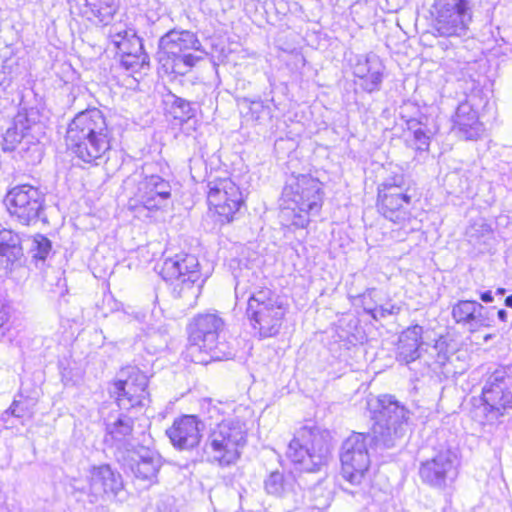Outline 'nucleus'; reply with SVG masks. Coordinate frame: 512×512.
<instances>
[{"label": "nucleus", "mask_w": 512, "mask_h": 512, "mask_svg": "<svg viewBox=\"0 0 512 512\" xmlns=\"http://www.w3.org/2000/svg\"><path fill=\"white\" fill-rule=\"evenodd\" d=\"M286 308L279 296L270 290H260L249 296L247 315L260 337L267 338L278 334Z\"/></svg>", "instance_id": "nucleus-10"}, {"label": "nucleus", "mask_w": 512, "mask_h": 512, "mask_svg": "<svg viewBox=\"0 0 512 512\" xmlns=\"http://www.w3.org/2000/svg\"><path fill=\"white\" fill-rule=\"evenodd\" d=\"M282 200V217L297 228H305L322 207V183L310 175L292 176L283 189Z\"/></svg>", "instance_id": "nucleus-2"}, {"label": "nucleus", "mask_w": 512, "mask_h": 512, "mask_svg": "<svg viewBox=\"0 0 512 512\" xmlns=\"http://www.w3.org/2000/svg\"><path fill=\"white\" fill-rule=\"evenodd\" d=\"M168 113L180 123L186 122L195 115V109L185 99L173 96Z\"/></svg>", "instance_id": "nucleus-35"}, {"label": "nucleus", "mask_w": 512, "mask_h": 512, "mask_svg": "<svg viewBox=\"0 0 512 512\" xmlns=\"http://www.w3.org/2000/svg\"><path fill=\"white\" fill-rule=\"evenodd\" d=\"M172 445L179 450H190L196 447L201 439L200 422L196 416L184 415L174 420L166 430Z\"/></svg>", "instance_id": "nucleus-18"}, {"label": "nucleus", "mask_w": 512, "mask_h": 512, "mask_svg": "<svg viewBox=\"0 0 512 512\" xmlns=\"http://www.w3.org/2000/svg\"><path fill=\"white\" fill-rule=\"evenodd\" d=\"M161 275L170 281L174 296L184 299L188 305H193L201 293V274L196 256L177 254L165 259Z\"/></svg>", "instance_id": "nucleus-7"}, {"label": "nucleus", "mask_w": 512, "mask_h": 512, "mask_svg": "<svg viewBox=\"0 0 512 512\" xmlns=\"http://www.w3.org/2000/svg\"><path fill=\"white\" fill-rule=\"evenodd\" d=\"M458 464L457 455L452 450H442L421 463L419 476L430 487L444 490L456 479Z\"/></svg>", "instance_id": "nucleus-17"}, {"label": "nucleus", "mask_w": 512, "mask_h": 512, "mask_svg": "<svg viewBox=\"0 0 512 512\" xmlns=\"http://www.w3.org/2000/svg\"><path fill=\"white\" fill-rule=\"evenodd\" d=\"M6 412L10 413L11 415L17 418H21L24 416V412L22 409L19 408V404L17 401H14Z\"/></svg>", "instance_id": "nucleus-43"}, {"label": "nucleus", "mask_w": 512, "mask_h": 512, "mask_svg": "<svg viewBox=\"0 0 512 512\" xmlns=\"http://www.w3.org/2000/svg\"><path fill=\"white\" fill-rule=\"evenodd\" d=\"M239 295H240V285H239V283H237L236 287H235V296H236L237 301H239V299H240Z\"/></svg>", "instance_id": "nucleus-49"}, {"label": "nucleus", "mask_w": 512, "mask_h": 512, "mask_svg": "<svg viewBox=\"0 0 512 512\" xmlns=\"http://www.w3.org/2000/svg\"><path fill=\"white\" fill-rule=\"evenodd\" d=\"M89 490L94 495L107 494L117 496L124 488L122 476L109 465L92 467L89 472Z\"/></svg>", "instance_id": "nucleus-21"}, {"label": "nucleus", "mask_w": 512, "mask_h": 512, "mask_svg": "<svg viewBox=\"0 0 512 512\" xmlns=\"http://www.w3.org/2000/svg\"><path fill=\"white\" fill-rule=\"evenodd\" d=\"M501 41L503 42L504 45H506V47L504 48L502 53L503 54L512 53V41H510L509 39H505L504 37L501 38Z\"/></svg>", "instance_id": "nucleus-45"}, {"label": "nucleus", "mask_w": 512, "mask_h": 512, "mask_svg": "<svg viewBox=\"0 0 512 512\" xmlns=\"http://www.w3.org/2000/svg\"><path fill=\"white\" fill-rule=\"evenodd\" d=\"M5 202L10 215L23 225L36 223L44 214V193L28 184L10 189Z\"/></svg>", "instance_id": "nucleus-14"}, {"label": "nucleus", "mask_w": 512, "mask_h": 512, "mask_svg": "<svg viewBox=\"0 0 512 512\" xmlns=\"http://www.w3.org/2000/svg\"><path fill=\"white\" fill-rule=\"evenodd\" d=\"M407 128L413 134L412 145L415 150L419 152L428 151L434 132L426 124L415 118L407 120Z\"/></svg>", "instance_id": "nucleus-30"}, {"label": "nucleus", "mask_w": 512, "mask_h": 512, "mask_svg": "<svg viewBox=\"0 0 512 512\" xmlns=\"http://www.w3.org/2000/svg\"><path fill=\"white\" fill-rule=\"evenodd\" d=\"M239 109L242 114L250 117L253 121H262L271 117V108L265 105L262 100L242 99L239 102Z\"/></svg>", "instance_id": "nucleus-32"}, {"label": "nucleus", "mask_w": 512, "mask_h": 512, "mask_svg": "<svg viewBox=\"0 0 512 512\" xmlns=\"http://www.w3.org/2000/svg\"><path fill=\"white\" fill-rule=\"evenodd\" d=\"M296 482L291 474L284 475L278 471L272 472L265 480L267 493L284 497L295 493Z\"/></svg>", "instance_id": "nucleus-28"}, {"label": "nucleus", "mask_w": 512, "mask_h": 512, "mask_svg": "<svg viewBox=\"0 0 512 512\" xmlns=\"http://www.w3.org/2000/svg\"><path fill=\"white\" fill-rule=\"evenodd\" d=\"M130 33H136L134 29L128 28L126 24L116 23L113 24L108 31V37L114 44L116 49H126V42L130 38Z\"/></svg>", "instance_id": "nucleus-37"}, {"label": "nucleus", "mask_w": 512, "mask_h": 512, "mask_svg": "<svg viewBox=\"0 0 512 512\" xmlns=\"http://www.w3.org/2000/svg\"><path fill=\"white\" fill-rule=\"evenodd\" d=\"M203 455L208 462L221 465L224 458V429L222 421L211 430L203 447Z\"/></svg>", "instance_id": "nucleus-27"}, {"label": "nucleus", "mask_w": 512, "mask_h": 512, "mask_svg": "<svg viewBox=\"0 0 512 512\" xmlns=\"http://www.w3.org/2000/svg\"><path fill=\"white\" fill-rule=\"evenodd\" d=\"M401 310V307L392 302H386L380 306H376L372 309H366L367 313L372 316L375 320L385 318L391 315H397Z\"/></svg>", "instance_id": "nucleus-40"}, {"label": "nucleus", "mask_w": 512, "mask_h": 512, "mask_svg": "<svg viewBox=\"0 0 512 512\" xmlns=\"http://www.w3.org/2000/svg\"><path fill=\"white\" fill-rule=\"evenodd\" d=\"M497 293L500 294V295H503L505 293V289L504 288H499V289H497Z\"/></svg>", "instance_id": "nucleus-50"}, {"label": "nucleus", "mask_w": 512, "mask_h": 512, "mask_svg": "<svg viewBox=\"0 0 512 512\" xmlns=\"http://www.w3.org/2000/svg\"><path fill=\"white\" fill-rule=\"evenodd\" d=\"M52 250L51 241L44 235L37 234L32 240L30 252L36 261L44 262Z\"/></svg>", "instance_id": "nucleus-38"}, {"label": "nucleus", "mask_w": 512, "mask_h": 512, "mask_svg": "<svg viewBox=\"0 0 512 512\" xmlns=\"http://www.w3.org/2000/svg\"><path fill=\"white\" fill-rule=\"evenodd\" d=\"M23 249L20 237L11 231L4 230L0 234V263H5V268L12 271L21 265Z\"/></svg>", "instance_id": "nucleus-26"}, {"label": "nucleus", "mask_w": 512, "mask_h": 512, "mask_svg": "<svg viewBox=\"0 0 512 512\" xmlns=\"http://www.w3.org/2000/svg\"><path fill=\"white\" fill-rule=\"evenodd\" d=\"M487 104L481 90H473L462 101L453 116V131L464 140H476L484 131L478 110Z\"/></svg>", "instance_id": "nucleus-16"}, {"label": "nucleus", "mask_w": 512, "mask_h": 512, "mask_svg": "<svg viewBox=\"0 0 512 512\" xmlns=\"http://www.w3.org/2000/svg\"><path fill=\"white\" fill-rule=\"evenodd\" d=\"M84 2L81 14L87 18V20L101 25H107L112 20L115 13L113 7L109 5L98 6L89 3L87 0H84Z\"/></svg>", "instance_id": "nucleus-31"}, {"label": "nucleus", "mask_w": 512, "mask_h": 512, "mask_svg": "<svg viewBox=\"0 0 512 512\" xmlns=\"http://www.w3.org/2000/svg\"><path fill=\"white\" fill-rule=\"evenodd\" d=\"M170 197V183L158 175L147 176L139 183L138 198L148 210L162 208Z\"/></svg>", "instance_id": "nucleus-20"}, {"label": "nucleus", "mask_w": 512, "mask_h": 512, "mask_svg": "<svg viewBox=\"0 0 512 512\" xmlns=\"http://www.w3.org/2000/svg\"><path fill=\"white\" fill-rule=\"evenodd\" d=\"M480 299L485 303H491L494 298L491 291H485L480 294Z\"/></svg>", "instance_id": "nucleus-44"}, {"label": "nucleus", "mask_w": 512, "mask_h": 512, "mask_svg": "<svg viewBox=\"0 0 512 512\" xmlns=\"http://www.w3.org/2000/svg\"><path fill=\"white\" fill-rule=\"evenodd\" d=\"M113 139L112 129L98 108H90L75 115L66 131V144L80 160L99 165L107 159Z\"/></svg>", "instance_id": "nucleus-1"}, {"label": "nucleus", "mask_w": 512, "mask_h": 512, "mask_svg": "<svg viewBox=\"0 0 512 512\" xmlns=\"http://www.w3.org/2000/svg\"><path fill=\"white\" fill-rule=\"evenodd\" d=\"M126 49H120L118 52L121 55H127V53H145L143 49V43L140 37L136 33H130L129 40L125 43Z\"/></svg>", "instance_id": "nucleus-41"}, {"label": "nucleus", "mask_w": 512, "mask_h": 512, "mask_svg": "<svg viewBox=\"0 0 512 512\" xmlns=\"http://www.w3.org/2000/svg\"><path fill=\"white\" fill-rule=\"evenodd\" d=\"M115 457L123 469L129 470L143 488H149L158 482V473L163 464L158 452L137 446L115 452Z\"/></svg>", "instance_id": "nucleus-13"}, {"label": "nucleus", "mask_w": 512, "mask_h": 512, "mask_svg": "<svg viewBox=\"0 0 512 512\" xmlns=\"http://www.w3.org/2000/svg\"><path fill=\"white\" fill-rule=\"evenodd\" d=\"M423 328L414 325L403 331L399 337L396 358L399 362L409 364L420 358Z\"/></svg>", "instance_id": "nucleus-22"}, {"label": "nucleus", "mask_w": 512, "mask_h": 512, "mask_svg": "<svg viewBox=\"0 0 512 512\" xmlns=\"http://www.w3.org/2000/svg\"><path fill=\"white\" fill-rule=\"evenodd\" d=\"M121 66L131 73H137L149 68V56L147 53H127L121 55Z\"/></svg>", "instance_id": "nucleus-36"}, {"label": "nucleus", "mask_w": 512, "mask_h": 512, "mask_svg": "<svg viewBox=\"0 0 512 512\" xmlns=\"http://www.w3.org/2000/svg\"><path fill=\"white\" fill-rule=\"evenodd\" d=\"M35 126L36 123L31 121L28 114L18 113L14 118L12 126L7 128L3 135L2 150L5 152L14 151L21 144L22 140L29 136L30 131Z\"/></svg>", "instance_id": "nucleus-25"}, {"label": "nucleus", "mask_w": 512, "mask_h": 512, "mask_svg": "<svg viewBox=\"0 0 512 512\" xmlns=\"http://www.w3.org/2000/svg\"><path fill=\"white\" fill-rule=\"evenodd\" d=\"M9 307L4 299L0 298V327H2L8 319Z\"/></svg>", "instance_id": "nucleus-42"}, {"label": "nucleus", "mask_w": 512, "mask_h": 512, "mask_svg": "<svg viewBox=\"0 0 512 512\" xmlns=\"http://www.w3.org/2000/svg\"><path fill=\"white\" fill-rule=\"evenodd\" d=\"M374 442V435L356 433L351 434L342 443L341 477L345 484L342 489L354 495L358 493L366 479L370 466L369 448Z\"/></svg>", "instance_id": "nucleus-4"}, {"label": "nucleus", "mask_w": 512, "mask_h": 512, "mask_svg": "<svg viewBox=\"0 0 512 512\" xmlns=\"http://www.w3.org/2000/svg\"><path fill=\"white\" fill-rule=\"evenodd\" d=\"M330 437L327 431L317 427H302L290 441L287 457L307 472L318 470L326 464L330 455Z\"/></svg>", "instance_id": "nucleus-6"}, {"label": "nucleus", "mask_w": 512, "mask_h": 512, "mask_svg": "<svg viewBox=\"0 0 512 512\" xmlns=\"http://www.w3.org/2000/svg\"><path fill=\"white\" fill-rule=\"evenodd\" d=\"M497 316L499 318L500 321L502 322H506L507 321V318H508V313L506 310L504 309H500L498 312H497Z\"/></svg>", "instance_id": "nucleus-46"}, {"label": "nucleus", "mask_w": 512, "mask_h": 512, "mask_svg": "<svg viewBox=\"0 0 512 512\" xmlns=\"http://www.w3.org/2000/svg\"><path fill=\"white\" fill-rule=\"evenodd\" d=\"M223 324L222 319L213 313L199 314L189 325L188 353L195 363L208 364L220 361L218 350V333Z\"/></svg>", "instance_id": "nucleus-8"}, {"label": "nucleus", "mask_w": 512, "mask_h": 512, "mask_svg": "<svg viewBox=\"0 0 512 512\" xmlns=\"http://www.w3.org/2000/svg\"><path fill=\"white\" fill-rule=\"evenodd\" d=\"M244 205V197L239 187L232 181L226 180V223L231 222L234 217L233 214L240 212L241 207Z\"/></svg>", "instance_id": "nucleus-33"}, {"label": "nucleus", "mask_w": 512, "mask_h": 512, "mask_svg": "<svg viewBox=\"0 0 512 512\" xmlns=\"http://www.w3.org/2000/svg\"><path fill=\"white\" fill-rule=\"evenodd\" d=\"M448 360V356L445 353H438L437 355V363L444 365L445 362Z\"/></svg>", "instance_id": "nucleus-47"}, {"label": "nucleus", "mask_w": 512, "mask_h": 512, "mask_svg": "<svg viewBox=\"0 0 512 512\" xmlns=\"http://www.w3.org/2000/svg\"><path fill=\"white\" fill-rule=\"evenodd\" d=\"M410 191L403 175L387 179L378 187L379 211L394 223L405 222L410 218L409 207L414 196Z\"/></svg>", "instance_id": "nucleus-12"}, {"label": "nucleus", "mask_w": 512, "mask_h": 512, "mask_svg": "<svg viewBox=\"0 0 512 512\" xmlns=\"http://www.w3.org/2000/svg\"><path fill=\"white\" fill-rule=\"evenodd\" d=\"M226 434V464H230L240 456V449L246 444L245 425H239L237 428L230 427Z\"/></svg>", "instance_id": "nucleus-29"}, {"label": "nucleus", "mask_w": 512, "mask_h": 512, "mask_svg": "<svg viewBox=\"0 0 512 512\" xmlns=\"http://www.w3.org/2000/svg\"><path fill=\"white\" fill-rule=\"evenodd\" d=\"M208 211L205 223L211 230L221 231L224 226V193L222 183H209L207 195Z\"/></svg>", "instance_id": "nucleus-24"}, {"label": "nucleus", "mask_w": 512, "mask_h": 512, "mask_svg": "<svg viewBox=\"0 0 512 512\" xmlns=\"http://www.w3.org/2000/svg\"><path fill=\"white\" fill-rule=\"evenodd\" d=\"M369 74L360 78L359 86L368 93L379 91L383 81L384 66L380 60H374Z\"/></svg>", "instance_id": "nucleus-34"}, {"label": "nucleus", "mask_w": 512, "mask_h": 512, "mask_svg": "<svg viewBox=\"0 0 512 512\" xmlns=\"http://www.w3.org/2000/svg\"><path fill=\"white\" fill-rule=\"evenodd\" d=\"M148 377L136 366H127L120 372L111 393L116 395L120 409L129 410L145 406L149 401Z\"/></svg>", "instance_id": "nucleus-15"}, {"label": "nucleus", "mask_w": 512, "mask_h": 512, "mask_svg": "<svg viewBox=\"0 0 512 512\" xmlns=\"http://www.w3.org/2000/svg\"><path fill=\"white\" fill-rule=\"evenodd\" d=\"M372 418L375 445L391 448L406 434L410 412L393 396L382 395L377 399Z\"/></svg>", "instance_id": "nucleus-5"}, {"label": "nucleus", "mask_w": 512, "mask_h": 512, "mask_svg": "<svg viewBox=\"0 0 512 512\" xmlns=\"http://www.w3.org/2000/svg\"><path fill=\"white\" fill-rule=\"evenodd\" d=\"M511 377L505 366L489 367L482 388V404L476 409V417L483 425H498L512 409Z\"/></svg>", "instance_id": "nucleus-3"}, {"label": "nucleus", "mask_w": 512, "mask_h": 512, "mask_svg": "<svg viewBox=\"0 0 512 512\" xmlns=\"http://www.w3.org/2000/svg\"><path fill=\"white\" fill-rule=\"evenodd\" d=\"M452 317L456 323L466 326L470 332L492 326L489 311L474 300H459L453 305Z\"/></svg>", "instance_id": "nucleus-19"}, {"label": "nucleus", "mask_w": 512, "mask_h": 512, "mask_svg": "<svg viewBox=\"0 0 512 512\" xmlns=\"http://www.w3.org/2000/svg\"><path fill=\"white\" fill-rule=\"evenodd\" d=\"M467 234H468L469 237H472L471 230H468Z\"/></svg>", "instance_id": "nucleus-51"}, {"label": "nucleus", "mask_w": 512, "mask_h": 512, "mask_svg": "<svg viewBox=\"0 0 512 512\" xmlns=\"http://www.w3.org/2000/svg\"><path fill=\"white\" fill-rule=\"evenodd\" d=\"M374 60H380L378 56L371 54V55H360L357 56L356 62L353 67V73L355 77L362 78L364 76H367L370 71V67H372V62Z\"/></svg>", "instance_id": "nucleus-39"}, {"label": "nucleus", "mask_w": 512, "mask_h": 512, "mask_svg": "<svg viewBox=\"0 0 512 512\" xmlns=\"http://www.w3.org/2000/svg\"><path fill=\"white\" fill-rule=\"evenodd\" d=\"M133 427L134 420L132 417L124 414L119 415L113 422L106 424L107 435L110 436L112 445L116 448V452L135 448L132 442Z\"/></svg>", "instance_id": "nucleus-23"}, {"label": "nucleus", "mask_w": 512, "mask_h": 512, "mask_svg": "<svg viewBox=\"0 0 512 512\" xmlns=\"http://www.w3.org/2000/svg\"><path fill=\"white\" fill-rule=\"evenodd\" d=\"M505 305L509 308H512V294L506 297Z\"/></svg>", "instance_id": "nucleus-48"}, {"label": "nucleus", "mask_w": 512, "mask_h": 512, "mask_svg": "<svg viewBox=\"0 0 512 512\" xmlns=\"http://www.w3.org/2000/svg\"><path fill=\"white\" fill-rule=\"evenodd\" d=\"M160 50L171 59L174 73L184 75L202 58L201 43L188 30H170L159 40Z\"/></svg>", "instance_id": "nucleus-11"}, {"label": "nucleus", "mask_w": 512, "mask_h": 512, "mask_svg": "<svg viewBox=\"0 0 512 512\" xmlns=\"http://www.w3.org/2000/svg\"><path fill=\"white\" fill-rule=\"evenodd\" d=\"M433 8V35L461 39L468 34L473 17L471 0H435Z\"/></svg>", "instance_id": "nucleus-9"}]
</instances>
